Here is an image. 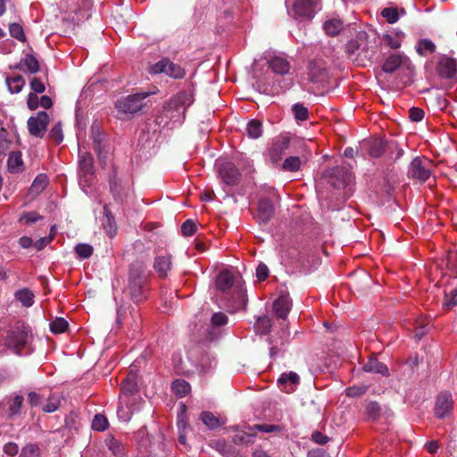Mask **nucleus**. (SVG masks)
I'll list each match as a JSON object with an SVG mask.
<instances>
[{"label":"nucleus","instance_id":"1","mask_svg":"<svg viewBox=\"0 0 457 457\" xmlns=\"http://www.w3.org/2000/svg\"><path fill=\"white\" fill-rule=\"evenodd\" d=\"M147 278L146 266L144 262L136 261L130 265L128 288L135 303H139L146 297Z\"/></svg>","mask_w":457,"mask_h":457},{"label":"nucleus","instance_id":"2","mask_svg":"<svg viewBox=\"0 0 457 457\" xmlns=\"http://www.w3.org/2000/svg\"><path fill=\"white\" fill-rule=\"evenodd\" d=\"M192 103L193 95L189 91H181L164 104L162 108L171 120L172 126H179L183 123L186 111Z\"/></svg>","mask_w":457,"mask_h":457},{"label":"nucleus","instance_id":"3","mask_svg":"<svg viewBox=\"0 0 457 457\" xmlns=\"http://www.w3.org/2000/svg\"><path fill=\"white\" fill-rule=\"evenodd\" d=\"M346 54L352 61L363 65L364 62L372 57L370 50L369 37L365 31H359L355 38L346 44Z\"/></svg>","mask_w":457,"mask_h":457},{"label":"nucleus","instance_id":"4","mask_svg":"<svg viewBox=\"0 0 457 457\" xmlns=\"http://www.w3.org/2000/svg\"><path fill=\"white\" fill-rule=\"evenodd\" d=\"M147 96V93H137L128 96L127 97L118 100L115 104V107L121 115L134 114L142 109L144 106L143 101Z\"/></svg>","mask_w":457,"mask_h":457},{"label":"nucleus","instance_id":"5","mask_svg":"<svg viewBox=\"0 0 457 457\" xmlns=\"http://www.w3.org/2000/svg\"><path fill=\"white\" fill-rule=\"evenodd\" d=\"M152 74L164 73L165 75L179 79H183L186 75V71L179 64L172 62L168 58H162L155 64L152 65L149 70Z\"/></svg>","mask_w":457,"mask_h":457},{"label":"nucleus","instance_id":"6","mask_svg":"<svg viewBox=\"0 0 457 457\" xmlns=\"http://www.w3.org/2000/svg\"><path fill=\"white\" fill-rule=\"evenodd\" d=\"M29 330L25 326H18L12 329L6 338V345L13 349L15 353L21 354V349L28 344Z\"/></svg>","mask_w":457,"mask_h":457},{"label":"nucleus","instance_id":"7","mask_svg":"<svg viewBox=\"0 0 457 457\" xmlns=\"http://www.w3.org/2000/svg\"><path fill=\"white\" fill-rule=\"evenodd\" d=\"M429 166L430 162L428 160L416 157L411 161L409 166L408 175L410 178L420 182H425L431 174Z\"/></svg>","mask_w":457,"mask_h":457},{"label":"nucleus","instance_id":"8","mask_svg":"<svg viewBox=\"0 0 457 457\" xmlns=\"http://www.w3.org/2000/svg\"><path fill=\"white\" fill-rule=\"evenodd\" d=\"M49 123V116L45 111L38 112L28 120V129L30 135L42 138Z\"/></svg>","mask_w":457,"mask_h":457},{"label":"nucleus","instance_id":"9","mask_svg":"<svg viewBox=\"0 0 457 457\" xmlns=\"http://www.w3.org/2000/svg\"><path fill=\"white\" fill-rule=\"evenodd\" d=\"M453 401L452 394L449 392H441L436 399L435 415L438 419L446 418L453 411Z\"/></svg>","mask_w":457,"mask_h":457},{"label":"nucleus","instance_id":"10","mask_svg":"<svg viewBox=\"0 0 457 457\" xmlns=\"http://www.w3.org/2000/svg\"><path fill=\"white\" fill-rule=\"evenodd\" d=\"M290 139L287 137L279 136L276 137L269 149V157L273 164H278L286 150L288 149Z\"/></svg>","mask_w":457,"mask_h":457},{"label":"nucleus","instance_id":"11","mask_svg":"<svg viewBox=\"0 0 457 457\" xmlns=\"http://www.w3.org/2000/svg\"><path fill=\"white\" fill-rule=\"evenodd\" d=\"M403 66H409L408 57L400 54H392L386 58L378 76H382L383 73H393Z\"/></svg>","mask_w":457,"mask_h":457},{"label":"nucleus","instance_id":"12","mask_svg":"<svg viewBox=\"0 0 457 457\" xmlns=\"http://www.w3.org/2000/svg\"><path fill=\"white\" fill-rule=\"evenodd\" d=\"M292 12L295 18L311 20L315 14V3L312 0H296Z\"/></svg>","mask_w":457,"mask_h":457},{"label":"nucleus","instance_id":"13","mask_svg":"<svg viewBox=\"0 0 457 457\" xmlns=\"http://www.w3.org/2000/svg\"><path fill=\"white\" fill-rule=\"evenodd\" d=\"M110 190L113 199L119 204H123L129 196V187L114 174L110 179Z\"/></svg>","mask_w":457,"mask_h":457},{"label":"nucleus","instance_id":"14","mask_svg":"<svg viewBox=\"0 0 457 457\" xmlns=\"http://www.w3.org/2000/svg\"><path fill=\"white\" fill-rule=\"evenodd\" d=\"M219 172L222 181L228 186H234L239 182L240 172L232 162L222 163Z\"/></svg>","mask_w":457,"mask_h":457},{"label":"nucleus","instance_id":"15","mask_svg":"<svg viewBox=\"0 0 457 457\" xmlns=\"http://www.w3.org/2000/svg\"><path fill=\"white\" fill-rule=\"evenodd\" d=\"M308 76L312 82L324 81L327 77V70L321 61H312L308 64Z\"/></svg>","mask_w":457,"mask_h":457},{"label":"nucleus","instance_id":"16","mask_svg":"<svg viewBox=\"0 0 457 457\" xmlns=\"http://www.w3.org/2000/svg\"><path fill=\"white\" fill-rule=\"evenodd\" d=\"M437 71L441 77L453 79L457 75V61L450 57L442 58Z\"/></svg>","mask_w":457,"mask_h":457},{"label":"nucleus","instance_id":"17","mask_svg":"<svg viewBox=\"0 0 457 457\" xmlns=\"http://www.w3.org/2000/svg\"><path fill=\"white\" fill-rule=\"evenodd\" d=\"M299 376L295 372L290 371L283 373L279 377L278 383L282 390H284L287 393H291L299 384Z\"/></svg>","mask_w":457,"mask_h":457},{"label":"nucleus","instance_id":"18","mask_svg":"<svg viewBox=\"0 0 457 457\" xmlns=\"http://www.w3.org/2000/svg\"><path fill=\"white\" fill-rule=\"evenodd\" d=\"M236 283V276L228 270L219 273L216 278V287L221 292L228 291Z\"/></svg>","mask_w":457,"mask_h":457},{"label":"nucleus","instance_id":"19","mask_svg":"<svg viewBox=\"0 0 457 457\" xmlns=\"http://www.w3.org/2000/svg\"><path fill=\"white\" fill-rule=\"evenodd\" d=\"M91 138L94 143V149L97 152L100 161L104 162L107 152H104L102 148L101 144L104 139V135L101 132L99 126L96 124H94L91 128Z\"/></svg>","mask_w":457,"mask_h":457},{"label":"nucleus","instance_id":"20","mask_svg":"<svg viewBox=\"0 0 457 457\" xmlns=\"http://www.w3.org/2000/svg\"><path fill=\"white\" fill-rule=\"evenodd\" d=\"M292 303L288 296L281 295L273 303V310L278 318L285 320L291 309Z\"/></svg>","mask_w":457,"mask_h":457},{"label":"nucleus","instance_id":"21","mask_svg":"<svg viewBox=\"0 0 457 457\" xmlns=\"http://www.w3.org/2000/svg\"><path fill=\"white\" fill-rule=\"evenodd\" d=\"M154 269L161 278H165L171 269V256L170 254L157 256L154 262Z\"/></svg>","mask_w":457,"mask_h":457},{"label":"nucleus","instance_id":"22","mask_svg":"<svg viewBox=\"0 0 457 457\" xmlns=\"http://www.w3.org/2000/svg\"><path fill=\"white\" fill-rule=\"evenodd\" d=\"M366 372L380 374L385 377L389 376V370L386 364L378 361L377 358H370L367 363L363 366Z\"/></svg>","mask_w":457,"mask_h":457},{"label":"nucleus","instance_id":"23","mask_svg":"<svg viewBox=\"0 0 457 457\" xmlns=\"http://www.w3.org/2000/svg\"><path fill=\"white\" fill-rule=\"evenodd\" d=\"M274 213V207L270 200L262 199L258 204V217L262 222H268Z\"/></svg>","mask_w":457,"mask_h":457},{"label":"nucleus","instance_id":"24","mask_svg":"<svg viewBox=\"0 0 457 457\" xmlns=\"http://www.w3.org/2000/svg\"><path fill=\"white\" fill-rule=\"evenodd\" d=\"M8 170L12 173H20L24 170V163L20 152H12L7 161Z\"/></svg>","mask_w":457,"mask_h":457},{"label":"nucleus","instance_id":"25","mask_svg":"<svg viewBox=\"0 0 457 457\" xmlns=\"http://www.w3.org/2000/svg\"><path fill=\"white\" fill-rule=\"evenodd\" d=\"M330 177L342 178L341 181L336 182L331 181L334 187H340L344 186L346 182L350 181L351 174L342 167H335L328 171Z\"/></svg>","mask_w":457,"mask_h":457},{"label":"nucleus","instance_id":"26","mask_svg":"<svg viewBox=\"0 0 457 457\" xmlns=\"http://www.w3.org/2000/svg\"><path fill=\"white\" fill-rule=\"evenodd\" d=\"M343 28L344 24L339 19H331L323 24V29L325 30L326 34L330 37L338 35Z\"/></svg>","mask_w":457,"mask_h":457},{"label":"nucleus","instance_id":"27","mask_svg":"<svg viewBox=\"0 0 457 457\" xmlns=\"http://www.w3.org/2000/svg\"><path fill=\"white\" fill-rule=\"evenodd\" d=\"M270 68L278 74H286L290 70V64L281 57H275L270 61Z\"/></svg>","mask_w":457,"mask_h":457},{"label":"nucleus","instance_id":"28","mask_svg":"<svg viewBox=\"0 0 457 457\" xmlns=\"http://www.w3.org/2000/svg\"><path fill=\"white\" fill-rule=\"evenodd\" d=\"M15 299L25 307H30L34 303V294L28 288H22L15 292Z\"/></svg>","mask_w":457,"mask_h":457},{"label":"nucleus","instance_id":"29","mask_svg":"<svg viewBox=\"0 0 457 457\" xmlns=\"http://www.w3.org/2000/svg\"><path fill=\"white\" fill-rule=\"evenodd\" d=\"M5 82L11 94L20 93L25 85V80L21 75L6 78Z\"/></svg>","mask_w":457,"mask_h":457},{"label":"nucleus","instance_id":"30","mask_svg":"<svg viewBox=\"0 0 457 457\" xmlns=\"http://www.w3.org/2000/svg\"><path fill=\"white\" fill-rule=\"evenodd\" d=\"M247 136L253 139H257L262 135V123L258 120H251L246 125Z\"/></svg>","mask_w":457,"mask_h":457},{"label":"nucleus","instance_id":"31","mask_svg":"<svg viewBox=\"0 0 457 457\" xmlns=\"http://www.w3.org/2000/svg\"><path fill=\"white\" fill-rule=\"evenodd\" d=\"M386 150V145L381 139H374L369 142L368 152L374 158L380 157Z\"/></svg>","mask_w":457,"mask_h":457},{"label":"nucleus","instance_id":"32","mask_svg":"<svg viewBox=\"0 0 457 457\" xmlns=\"http://www.w3.org/2000/svg\"><path fill=\"white\" fill-rule=\"evenodd\" d=\"M200 420L210 429H215V428H219L221 425L219 418L216 417L211 411H203L200 414Z\"/></svg>","mask_w":457,"mask_h":457},{"label":"nucleus","instance_id":"33","mask_svg":"<svg viewBox=\"0 0 457 457\" xmlns=\"http://www.w3.org/2000/svg\"><path fill=\"white\" fill-rule=\"evenodd\" d=\"M137 390V383L136 377L130 375L127 377L121 383L120 391L123 395H133Z\"/></svg>","mask_w":457,"mask_h":457},{"label":"nucleus","instance_id":"34","mask_svg":"<svg viewBox=\"0 0 457 457\" xmlns=\"http://www.w3.org/2000/svg\"><path fill=\"white\" fill-rule=\"evenodd\" d=\"M171 389L179 397H184L189 393L190 385L184 379H177L172 383Z\"/></svg>","mask_w":457,"mask_h":457},{"label":"nucleus","instance_id":"35","mask_svg":"<svg viewBox=\"0 0 457 457\" xmlns=\"http://www.w3.org/2000/svg\"><path fill=\"white\" fill-rule=\"evenodd\" d=\"M271 328V320L267 316H262L259 317L256 320V322L254 324V329L259 334H267L269 333L270 329Z\"/></svg>","mask_w":457,"mask_h":457},{"label":"nucleus","instance_id":"36","mask_svg":"<svg viewBox=\"0 0 457 457\" xmlns=\"http://www.w3.org/2000/svg\"><path fill=\"white\" fill-rule=\"evenodd\" d=\"M416 50L420 55H426L428 53H434L436 46L431 40L424 38L417 43Z\"/></svg>","mask_w":457,"mask_h":457},{"label":"nucleus","instance_id":"37","mask_svg":"<svg viewBox=\"0 0 457 457\" xmlns=\"http://www.w3.org/2000/svg\"><path fill=\"white\" fill-rule=\"evenodd\" d=\"M48 184L47 177L44 174H39L34 179L31 187L30 192L31 194L38 195Z\"/></svg>","mask_w":457,"mask_h":457},{"label":"nucleus","instance_id":"38","mask_svg":"<svg viewBox=\"0 0 457 457\" xmlns=\"http://www.w3.org/2000/svg\"><path fill=\"white\" fill-rule=\"evenodd\" d=\"M228 322V317L222 312H214L211 317V328H219L224 327Z\"/></svg>","mask_w":457,"mask_h":457},{"label":"nucleus","instance_id":"39","mask_svg":"<svg viewBox=\"0 0 457 457\" xmlns=\"http://www.w3.org/2000/svg\"><path fill=\"white\" fill-rule=\"evenodd\" d=\"M45 399L46 403L43 406V411L46 412H54L60 406V397L55 394H50Z\"/></svg>","mask_w":457,"mask_h":457},{"label":"nucleus","instance_id":"40","mask_svg":"<svg viewBox=\"0 0 457 457\" xmlns=\"http://www.w3.org/2000/svg\"><path fill=\"white\" fill-rule=\"evenodd\" d=\"M301 165L302 161L298 156H290L284 161L282 169L287 171L294 172L299 170Z\"/></svg>","mask_w":457,"mask_h":457},{"label":"nucleus","instance_id":"41","mask_svg":"<svg viewBox=\"0 0 457 457\" xmlns=\"http://www.w3.org/2000/svg\"><path fill=\"white\" fill-rule=\"evenodd\" d=\"M19 457H41V451L37 444H28L21 450Z\"/></svg>","mask_w":457,"mask_h":457},{"label":"nucleus","instance_id":"42","mask_svg":"<svg viewBox=\"0 0 457 457\" xmlns=\"http://www.w3.org/2000/svg\"><path fill=\"white\" fill-rule=\"evenodd\" d=\"M23 404V396L15 395L9 401V417H13L21 413V409Z\"/></svg>","mask_w":457,"mask_h":457},{"label":"nucleus","instance_id":"43","mask_svg":"<svg viewBox=\"0 0 457 457\" xmlns=\"http://www.w3.org/2000/svg\"><path fill=\"white\" fill-rule=\"evenodd\" d=\"M21 63L26 70L30 73H37L39 71V63L36 57L32 54H28L22 61Z\"/></svg>","mask_w":457,"mask_h":457},{"label":"nucleus","instance_id":"44","mask_svg":"<svg viewBox=\"0 0 457 457\" xmlns=\"http://www.w3.org/2000/svg\"><path fill=\"white\" fill-rule=\"evenodd\" d=\"M79 166L82 172L87 174H92L93 173V158L91 154L86 153L84 155L81 156V159L79 161Z\"/></svg>","mask_w":457,"mask_h":457},{"label":"nucleus","instance_id":"45","mask_svg":"<svg viewBox=\"0 0 457 457\" xmlns=\"http://www.w3.org/2000/svg\"><path fill=\"white\" fill-rule=\"evenodd\" d=\"M292 111L295 116V119L300 121H304L309 117L308 109L302 104H295L292 107Z\"/></svg>","mask_w":457,"mask_h":457},{"label":"nucleus","instance_id":"46","mask_svg":"<svg viewBox=\"0 0 457 457\" xmlns=\"http://www.w3.org/2000/svg\"><path fill=\"white\" fill-rule=\"evenodd\" d=\"M9 32H10V35L12 37L16 38L17 40H19L21 42L26 41V36H25L23 28L19 23H16V22L11 23L9 25Z\"/></svg>","mask_w":457,"mask_h":457},{"label":"nucleus","instance_id":"47","mask_svg":"<svg viewBox=\"0 0 457 457\" xmlns=\"http://www.w3.org/2000/svg\"><path fill=\"white\" fill-rule=\"evenodd\" d=\"M365 411L369 418L377 420L381 413V407L377 402H370L366 404Z\"/></svg>","mask_w":457,"mask_h":457},{"label":"nucleus","instance_id":"48","mask_svg":"<svg viewBox=\"0 0 457 457\" xmlns=\"http://www.w3.org/2000/svg\"><path fill=\"white\" fill-rule=\"evenodd\" d=\"M68 322L63 318H56L50 324V329L54 334L64 332L68 328Z\"/></svg>","mask_w":457,"mask_h":457},{"label":"nucleus","instance_id":"49","mask_svg":"<svg viewBox=\"0 0 457 457\" xmlns=\"http://www.w3.org/2000/svg\"><path fill=\"white\" fill-rule=\"evenodd\" d=\"M248 429L251 431L258 430L263 433L280 432L282 430L280 426L270 424H256L253 427H249Z\"/></svg>","mask_w":457,"mask_h":457},{"label":"nucleus","instance_id":"50","mask_svg":"<svg viewBox=\"0 0 457 457\" xmlns=\"http://www.w3.org/2000/svg\"><path fill=\"white\" fill-rule=\"evenodd\" d=\"M255 436L254 431L249 430V432H241L233 436L232 441L237 444L252 443L253 437Z\"/></svg>","mask_w":457,"mask_h":457},{"label":"nucleus","instance_id":"51","mask_svg":"<svg viewBox=\"0 0 457 457\" xmlns=\"http://www.w3.org/2000/svg\"><path fill=\"white\" fill-rule=\"evenodd\" d=\"M75 252L81 259L89 258L93 253V247L87 244H79L75 246Z\"/></svg>","mask_w":457,"mask_h":457},{"label":"nucleus","instance_id":"52","mask_svg":"<svg viewBox=\"0 0 457 457\" xmlns=\"http://www.w3.org/2000/svg\"><path fill=\"white\" fill-rule=\"evenodd\" d=\"M40 220H42V216L39 215L37 212H28L23 213L20 217L19 221L21 223H24L26 225H30V224L35 223Z\"/></svg>","mask_w":457,"mask_h":457},{"label":"nucleus","instance_id":"53","mask_svg":"<svg viewBox=\"0 0 457 457\" xmlns=\"http://www.w3.org/2000/svg\"><path fill=\"white\" fill-rule=\"evenodd\" d=\"M108 420L101 414H96L92 422V428L97 431H104L107 428Z\"/></svg>","mask_w":457,"mask_h":457},{"label":"nucleus","instance_id":"54","mask_svg":"<svg viewBox=\"0 0 457 457\" xmlns=\"http://www.w3.org/2000/svg\"><path fill=\"white\" fill-rule=\"evenodd\" d=\"M368 390V386L359 385L350 386L346 389V395L350 397H359L364 395Z\"/></svg>","mask_w":457,"mask_h":457},{"label":"nucleus","instance_id":"55","mask_svg":"<svg viewBox=\"0 0 457 457\" xmlns=\"http://www.w3.org/2000/svg\"><path fill=\"white\" fill-rule=\"evenodd\" d=\"M107 445H108V448L110 449V451H112V453L116 457L123 456V454H124L123 446L118 440L112 438V439H110V441L108 442Z\"/></svg>","mask_w":457,"mask_h":457},{"label":"nucleus","instance_id":"56","mask_svg":"<svg viewBox=\"0 0 457 457\" xmlns=\"http://www.w3.org/2000/svg\"><path fill=\"white\" fill-rule=\"evenodd\" d=\"M49 137L56 144H60L63 139L62 129L61 123L55 124L49 132Z\"/></svg>","mask_w":457,"mask_h":457},{"label":"nucleus","instance_id":"57","mask_svg":"<svg viewBox=\"0 0 457 457\" xmlns=\"http://www.w3.org/2000/svg\"><path fill=\"white\" fill-rule=\"evenodd\" d=\"M196 224L192 220H187L181 226V232L185 237H190L196 231Z\"/></svg>","mask_w":457,"mask_h":457},{"label":"nucleus","instance_id":"58","mask_svg":"<svg viewBox=\"0 0 457 457\" xmlns=\"http://www.w3.org/2000/svg\"><path fill=\"white\" fill-rule=\"evenodd\" d=\"M381 14L391 24L396 22L399 18L398 12L395 8H385Z\"/></svg>","mask_w":457,"mask_h":457},{"label":"nucleus","instance_id":"59","mask_svg":"<svg viewBox=\"0 0 457 457\" xmlns=\"http://www.w3.org/2000/svg\"><path fill=\"white\" fill-rule=\"evenodd\" d=\"M457 304V289H452L449 294H445L444 306L450 309Z\"/></svg>","mask_w":457,"mask_h":457},{"label":"nucleus","instance_id":"60","mask_svg":"<svg viewBox=\"0 0 457 457\" xmlns=\"http://www.w3.org/2000/svg\"><path fill=\"white\" fill-rule=\"evenodd\" d=\"M155 123L159 127L165 128L171 124V120L168 116L167 112H164L163 108L155 117Z\"/></svg>","mask_w":457,"mask_h":457},{"label":"nucleus","instance_id":"61","mask_svg":"<svg viewBox=\"0 0 457 457\" xmlns=\"http://www.w3.org/2000/svg\"><path fill=\"white\" fill-rule=\"evenodd\" d=\"M28 398L31 406H37L45 400L46 395L37 392H30L28 395Z\"/></svg>","mask_w":457,"mask_h":457},{"label":"nucleus","instance_id":"62","mask_svg":"<svg viewBox=\"0 0 457 457\" xmlns=\"http://www.w3.org/2000/svg\"><path fill=\"white\" fill-rule=\"evenodd\" d=\"M409 117L412 121H420L424 117V111L418 107H411L409 110Z\"/></svg>","mask_w":457,"mask_h":457},{"label":"nucleus","instance_id":"63","mask_svg":"<svg viewBox=\"0 0 457 457\" xmlns=\"http://www.w3.org/2000/svg\"><path fill=\"white\" fill-rule=\"evenodd\" d=\"M30 88L37 95L43 93L46 90L44 83L38 78H33L30 81Z\"/></svg>","mask_w":457,"mask_h":457},{"label":"nucleus","instance_id":"64","mask_svg":"<svg viewBox=\"0 0 457 457\" xmlns=\"http://www.w3.org/2000/svg\"><path fill=\"white\" fill-rule=\"evenodd\" d=\"M4 452L5 454L13 457L15 456L19 452V446L16 443L9 442L4 445Z\"/></svg>","mask_w":457,"mask_h":457}]
</instances>
